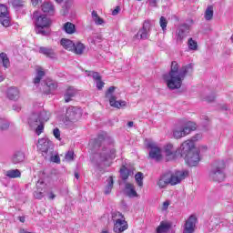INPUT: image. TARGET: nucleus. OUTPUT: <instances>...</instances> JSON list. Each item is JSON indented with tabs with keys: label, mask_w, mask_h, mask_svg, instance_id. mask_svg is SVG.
Wrapping results in <instances>:
<instances>
[{
	"label": "nucleus",
	"mask_w": 233,
	"mask_h": 233,
	"mask_svg": "<svg viewBox=\"0 0 233 233\" xmlns=\"http://www.w3.org/2000/svg\"><path fill=\"white\" fill-rule=\"evenodd\" d=\"M92 18H93V21L96 23V25H103V23H105L103 18L99 17V15H97V12L96 11L92 12Z\"/></svg>",
	"instance_id": "36"
},
{
	"label": "nucleus",
	"mask_w": 233,
	"mask_h": 233,
	"mask_svg": "<svg viewBox=\"0 0 233 233\" xmlns=\"http://www.w3.org/2000/svg\"><path fill=\"white\" fill-rule=\"evenodd\" d=\"M216 99V95H212L211 96H207L206 100L208 101V103H212Z\"/></svg>",
	"instance_id": "53"
},
{
	"label": "nucleus",
	"mask_w": 233,
	"mask_h": 233,
	"mask_svg": "<svg viewBox=\"0 0 233 233\" xmlns=\"http://www.w3.org/2000/svg\"><path fill=\"white\" fill-rule=\"evenodd\" d=\"M192 72H194L192 64L181 67L177 62L173 61L169 72L163 75V79L169 90H179L187 76Z\"/></svg>",
	"instance_id": "1"
},
{
	"label": "nucleus",
	"mask_w": 233,
	"mask_h": 233,
	"mask_svg": "<svg viewBox=\"0 0 233 233\" xmlns=\"http://www.w3.org/2000/svg\"><path fill=\"white\" fill-rule=\"evenodd\" d=\"M119 10H120L119 6H116V7L113 10L112 15H117V14H119Z\"/></svg>",
	"instance_id": "55"
},
{
	"label": "nucleus",
	"mask_w": 233,
	"mask_h": 233,
	"mask_svg": "<svg viewBox=\"0 0 233 233\" xmlns=\"http://www.w3.org/2000/svg\"><path fill=\"white\" fill-rule=\"evenodd\" d=\"M212 17H214V6L208 5L205 12V19L206 21H212Z\"/></svg>",
	"instance_id": "34"
},
{
	"label": "nucleus",
	"mask_w": 233,
	"mask_h": 233,
	"mask_svg": "<svg viewBox=\"0 0 233 233\" xmlns=\"http://www.w3.org/2000/svg\"><path fill=\"white\" fill-rule=\"evenodd\" d=\"M41 79H43L41 76H36V77L34 79L35 85H39V83H41Z\"/></svg>",
	"instance_id": "54"
},
{
	"label": "nucleus",
	"mask_w": 233,
	"mask_h": 233,
	"mask_svg": "<svg viewBox=\"0 0 233 233\" xmlns=\"http://www.w3.org/2000/svg\"><path fill=\"white\" fill-rule=\"evenodd\" d=\"M167 176L169 177V185H179V183H181L183 179L188 177V171H176L175 173H167Z\"/></svg>",
	"instance_id": "11"
},
{
	"label": "nucleus",
	"mask_w": 233,
	"mask_h": 233,
	"mask_svg": "<svg viewBox=\"0 0 233 233\" xmlns=\"http://www.w3.org/2000/svg\"><path fill=\"white\" fill-rule=\"evenodd\" d=\"M0 61H1L4 68L10 67V59H8V56L5 53L0 54Z\"/></svg>",
	"instance_id": "33"
},
{
	"label": "nucleus",
	"mask_w": 233,
	"mask_h": 233,
	"mask_svg": "<svg viewBox=\"0 0 233 233\" xmlns=\"http://www.w3.org/2000/svg\"><path fill=\"white\" fill-rule=\"evenodd\" d=\"M26 157L25 156V153L23 151H16L12 157V164L13 165H19L21 163H25V159Z\"/></svg>",
	"instance_id": "21"
},
{
	"label": "nucleus",
	"mask_w": 233,
	"mask_h": 233,
	"mask_svg": "<svg viewBox=\"0 0 233 233\" xmlns=\"http://www.w3.org/2000/svg\"><path fill=\"white\" fill-rule=\"evenodd\" d=\"M39 185H43V182H37L36 187H39Z\"/></svg>",
	"instance_id": "62"
},
{
	"label": "nucleus",
	"mask_w": 233,
	"mask_h": 233,
	"mask_svg": "<svg viewBox=\"0 0 233 233\" xmlns=\"http://www.w3.org/2000/svg\"><path fill=\"white\" fill-rule=\"evenodd\" d=\"M225 168H227V164L224 160L215 161L209 170L208 177L210 181H215L216 183H221L225 181L227 175L225 174Z\"/></svg>",
	"instance_id": "4"
},
{
	"label": "nucleus",
	"mask_w": 233,
	"mask_h": 233,
	"mask_svg": "<svg viewBox=\"0 0 233 233\" xmlns=\"http://www.w3.org/2000/svg\"><path fill=\"white\" fill-rule=\"evenodd\" d=\"M20 221H21L22 223H25V218L21 217V218H20Z\"/></svg>",
	"instance_id": "61"
},
{
	"label": "nucleus",
	"mask_w": 233,
	"mask_h": 233,
	"mask_svg": "<svg viewBox=\"0 0 233 233\" xmlns=\"http://www.w3.org/2000/svg\"><path fill=\"white\" fill-rule=\"evenodd\" d=\"M120 176L123 181H127V179H128V170L120 169Z\"/></svg>",
	"instance_id": "45"
},
{
	"label": "nucleus",
	"mask_w": 233,
	"mask_h": 233,
	"mask_svg": "<svg viewBox=\"0 0 233 233\" xmlns=\"http://www.w3.org/2000/svg\"><path fill=\"white\" fill-rule=\"evenodd\" d=\"M198 223V218L196 216L191 215L184 225L183 233H194L196 232V224Z\"/></svg>",
	"instance_id": "16"
},
{
	"label": "nucleus",
	"mask_w": 233,
	"mask_h": 233,
	"mask_svg": "<svg viewBox=\"0 0 233 233\" xmlns=\"http://www.w3.org/2000/svg\"><path fill=\"white\" fill-rule=\"evenodd\" d=\"M81 110L77 107H68L66 112V116L63 118V123H65L67 127L70 125H74V123H77L79 119H81Z\"/></svg>",
	"instance_id": "8"
},
{
	"label": "nucleus",
	"mask_w": 233,
	"mask_h": 233,
	"mask_svg": "<svg viewBox=\"0 0 233 233\" xmlns=\"http://www.w3.org/2000/svg\"><path fill=\"white\" fill-rule=\"evenodd\" d=\"M53 134H54V136H55V137L56 138V139H59V140H61V131H59V128H55L54 130H53Z\"/></svg>",
	"instance_id": "48"
},
{
	"label": "nucleus",
	"mask_w": 233,
	"mask_h": 233,
	"mask_svg": "<svg viewBox=\"0 0 233 233\" xmlns=\"http://www.w3.org/2000/svg\"><path fill=\"white\" fill-rule=\"evenodd\" d=\"M75 177H76V179H79V174H78V173H75Z\"/></svg>",
	"instance_id": "60"
},
{
	"label": "nucleus",
	"mask_w": 233,
	"mask_h": 233,
	"mask_svg": "<svg viewBox=\"0 0 233 233\" xmlns=\"http://www.w3.org/2000/svg\"><path fill=\"white\" fill-rule=\"evenodd\" d=\"M98 141L102 142L101 149L93 157L94 163H105L108 159L116 157V148H114V138L105 135L98 136Z\"/></svg>",
	"instance_id": "2"
},
{
	"label": "nucleus",
	"mask_w": 233,
	"mask_h": 233,
	"mask_svg": "<svg viewBox=\"0 0 233 233\" xmlns=\"http://www.w3.org/2000/svg\"><path fill=\"white\" fill-rule=\"evenodd\" d=\"M48 198L49 199H56V196L54 193H50Z\"/></svg>",
	"instance_id": "58"
},
{
	"label": "nucleus",
	"mask_w": 233,
	"mask_h": 233,
	"mask_svg": "<svg viewBox=\"0 0 233 233\" xmlns=\"http://www.w3.org/2000/svg\"><path fill=\"white\" fill-rule=\"evenodd\" d=\"M6 177L10 179H15L17 177H21V170L19 169H10L5 172Z\"/></svg>",
	"instance_id": "31"
},
{
	"label": "nucleus",
	"mask_w": 233,
	"mask_h": 233,
	"mask_svg": "<svg viewBox=\"0 0 233 233\" xmlns=\"http://www.w3.org/2000/svg\"><path fill=\"white\" fill-rule=\"evenodd\" d=\"M112 221L114 223L113 232L123 233L125 230L128 229V222L125 220V216L121 214V212H113Z\"/></svg>",
	"instance_id": "6"
},
{
	"label": "nucleus",
	"mask_w": 233,
	"mask_h": 233,
	"mask_svg": "<svg viewBox=\"0 0 233 233\" xmlns=\"http://www.w3.org/2000/svg\"><path fill=\"white\" fill-rule=\"evenodd\" d=\"M41 0H31V3H32V5H33V6H37L38 5H39V2H40Z\"/></svg>",
	"instance_id": "57"
},
{
	"label": "nucleus",
	"mask_w": 233,
	"mask_h": 233,
	"mask_svg": "<svg viewBox=\"0 0 233 233\" xmlns=\"http://www.w3.org/2000/svg\"><path fill=\"white\" fill-rule=\"evenodd\" d=\"M208 149V147L207 146H200L198 147V150H200V152H207Z\"/></svg>",
	"instance_id": "56"
},
{
	"label": "nucleus",
	"mask_w": 233,
	"mask_h": 233,
	"mask_svg": "<svg viewBox=\"0 0 233 233\" xmlns=\"http://www.w3.org/2000/svg\"><path fill=\"white\" fill-rule=\"evenodd\" d=\"M168 230H170V223L168 222H161L157 228V233H167Z\"/></svg>",
	"instance_id": "32"
},
{
	"label": "nucleus",
	"mask_w": 233,
	"mask_h": 233,
	"mask_svg": "<svg viewBox=\"0 0 233 233\" xmlns=\"http://www.w3.org/2000/svg\"><path fill=\"white\" fill-rule=\"evenodd\" d=\"M159 25L163 32H167V25H168V20L165 16H161L159 19Z\"/></svg>",
	"instance_id": "37"
},
{
	"label": "nucleus",
	"mask_w": 233,
	"mask_h": 233,
	"mask_svg": "<svg viewBox=\"0 0 233 233\" xmlns=\"http://www.w3.org/2000/svg\"><path fill=\"white\" fill-rule=\"evenodd\" d=\"M170 206V202L165 201L162 205V210H167L168 207Z\"/></svg>",
	"instance_id": "52"
},
{
	"label": "nucleus",
	"mask_w": 233,
	"mask_h": 233,
	"mask_svg": "<svg viewBox=\"0 0 233 233\" xmlns=\"http://www.w3.org/2000/svg\"><path fill=\"white\" fill-rule=\"evenodd\" d=\"M50 119V113L46 111L33 112L28 118V125L33 130H35L37 136L43 134L45 130V123Z\"/></svg>",
	"instance_id": "3"
},
{
	"label": "nucleus",
	"mask_w": 233,
	"mask_h": 233,
	"mask_svg": "<svg viewBox=\"0 0 233 233\" xmlns=\"http://www.w3.org/2000/svg\"><path fill=\"white\" fill-rule=\"evenodd\" d=\"M184 159L189 167H196L198 165L199 161H201V158L199 157V152H198L196 149L186 155Z\"/></svg>",
	"instance_id": "14"
},
{
	"label": "nucleus",
	"mask_w": 233,
	"mask_h": 233,
	"mask_svg": "<svg viewBox=\"0 0 233 233\" xmlns=\"http://www.w3.org/2000/svg\"><path fill=\"white\" fill-rule=\"evenodd\" d=\"M173 137H175V139H181V137H185V135H183V129H175L173 131Z\"/></svg>",
	"instance_id": "38"
},
{
	"label": "nucleus",
	"mask_w": 233,
	"mask_h": 233,
	"mask_svg": "<svg viewBox=\"0 0 233 233\" xmlns=\"http://www.w3.org/2000/svg\"><path fill=\"white\" fill-rule=\"evenodd\" d=\"M47 157H49L53 163H60V161H61L59 159V156H57V155L54 156V152H52L51 156H48Z\"/></svg>",
	"instance_id": "46"
},
{
	"label": "nucleus",
	"mask_w": 233,
	"mask_h": 233,
	"mask_svg": "<svg viewBox=\"0 0 233 233\" xmlns=\"http://www.w3.org/2000/svg\"><path fill=\"white\" fill-rule=\"evenodd\" d=\"M127 127H129V128H132V127H134V122L133 121H129L127 123Z\"/></svg>",
	"instance_id": "59"
},
{
	"label": "nucleus",
	"mask_w": 233,
	"mask_h": 233,
	"mask_svg": "<svg viewBox=\"0 0 233 233\" xmlns=\"http://www.w3.org/2000/svg\"><path fill=\"white\" fill-rule=\"evenodd\" d=\"M0 23L5 26V28H8V26H10V16H8V7H6V5L3 4L0 5Z\"/></svg>",
	"instance_id": "15"
},
{
	"label": "nucleus",
	"mask_w": 233,
	"mask_h": 233,
	"mask_svg": "<svg viewBox=\"0 0 233 233\" xmlns=\"http://www.w3.org/2000/svg\"><path fill=\"white\" fill-rule=\"evenodd\" d=\"M180 154L182 157H185L188 154L196 150V145L189 139L184 141L180 146Z\"/></svg>",
	"instance_id": "13"
},
{
	"label": "nucleus",
	"mask_w": 233,
	"mask_h": 233,
	"mask_svg": "<svg viewBox=\"0 0 233 233\" xmlns=\"http://www.w3.org/2000/svg\"><path fill=\"white\" fill-rule=\"evenodd\" d=\"M38 52L39 54H43V56H46V57H49L51 59L56 57V52L50 47L40 46Z\"/></svg>",
	"instance_id": "22"
},
{
	"label": "nucleus",
	"mask_w": 233,
	"mask_h": 233,
	"mask_svg": "<svg viewBox=\"0 0 233 233\" xmlns=\"http://www.w3.org/2000/svg\"><path fill=\"white\" fill-rule=\"evenodd\" d=\"M34 196H35V198H36V199H41L44 195H43V192L37 190L35 192Z\"/></svg>",
	"instance_id": "49"
},
{
	"label": "nucleus",
	"mask_w": 233,
	"mask_h": 233,
	"mask_svg": "<svg viewBox=\"0 0 233 233\" xmlns=\"http://www.w3.org/2000/svg\"><path fill=\"white\" fill-rule=\"evenodd\" d=\"M125 194L127 198H138L137 191H136V186L131 183H126Z\"/></svg>",
	"instance_id": "20"
},
{
	"label": "nucleus",
	"mask_w": 233,
	"mask_h": 233,
	"mask_svg": "<svg viewBox=\"0 0 233 233\" xmlns=\"http://www.w3.org/2000/svg\"><path fill=\"white\" fill-rule=\"evenodd\" d=\"M225 110H227V106H224Z\"/></svg>",
	"instance_id": "64"
},
{
	"label": "nucleus",
	"mask_w": 233,
	"mask_h": 233,
	"mask_svg": "<svg viewBox=\"0 0 233 233\" xmlns=\"http://www.w3.org/2000/svg\"><path fill=\"white\" fill-rule=\"evenodd\" d=\"M201 139H203V135L201 134H196L195 136H193L190 139H188L189 141H191V143H193V145H195L196 142L198 141H201Z\"/></svg>",
	"instance_id": "44"
},
{
	"label": "nucleus",
	"mask_w": 233,
	"mask_h": 233,
	"mask_svg": "<svg viewBox=\"0 0 233 233\" xmlns=\"http://www.w3.org/2000/svg\"><path fill=\"white\" fill-rule=\"evenodd\" d=\"M7 97L11 101H17L19 98V89L17 87H10L7 90Z\"/></svg>",
	"instance_id": "25"
},
{
	"label": "nucleus",
	"mask_w": 233,
	"mask_h": 233,
	"mask_svg": "<svg viewBox=\"0 0 233 233\" xmlns=\"http://www.w3.org/2000/svg\"><path fill=\"white\" fill-rule=\"evenodd\" d=\"M143 173L138 172L135 175V179L138 187H143Z\"/></svg>",
	"instance_id": "41"
},
{
	"label": "nucleus",
	"mask_w": 233,
	"mask_h": 233,
	"mask_svg": "<svg viewBox=\"0 0 233 233\" xmlns=\"http://www.w3.org/2000/svg\"><path fill=\"white\" fill-rule=\"evenodd\" d=\"M56 3H63V0H56Z\"/></svg>",
	"instance_id": "63"
},
{
	"label": "nucleus",
	"mask_w": 233,
	"mask_h": 233,
	"mask_svg": "<svg viewBox=\"0 0 233 233\" xmlns=\"http://www.w3.org/2000/svg\"><path fill=\"white\" fill-rule=\"evenodd\" d=\"M62 30H64V32H66V34H76V25L70 23V22H66V24H64Z\"/></svg>",
	"instance_id": "29"
},
{
	"label": "nucleus",
	"mask_w": 233,
	"mask_h": 233,
	"mask_svg": "<svg viewBox=\"0 0 233 233\" xmlns=\"http://www.w3.org/2000/svg\"><path fill=\"white\" fill-rule=\"evenodd\" d=\"M187 46L189 50H198V42L196 40L189 38L187 42Z\"/></svg>",
	"instance_id": "39"
},
{
	"label": "nucleus",
	"mask_w": 233,
	"mask_h": 233,
	"mask_svg": "<svg viewBox=\"0 0 233 233\" xmlns=\"http://www.w3.org/2000/svg\"><path fill=\"white\" fill-rule=\"evenodd\" d=\"M150 28H152V25L150 21H145L142 28L135 35V39H148V34L150 33Z\"/></svg>",
	"instance_id": "12"
},
{
	"label": "nucleus",
	"mask_w": 233,
	"mask_h": 233,
	"mask_svg": "<svg viewBox=\"0 0 233 233\" xmlns=\"http://www.w3.org/2000/svg\"><path fill=\"white\" fill-rule=\"evenodd\" d=\"M147 148H150L149 151V157L154 159L155 161H162L163 160V154H161V148L157 147L154 141L149 140L147 142Z\"/></svg>",
	"instance_id": "10"
},
{
	"label": "nucleus",
	"mask_w": 233,
	"mask_h": 233,
	"mask_svg": "<svg viewBox=\"0 0 233 233\" xmlns=\"http://www.w3.org/2000/svg\"><path fill=\"white\" fill-rule=\"evenodd\" d=\"M198 128V126L194 122H188L184 127H182V132L184 137L188 136L191 132H194Z\"/></svg>",
	"instance_id": "27"
},
{
	"label": "nucleus",
	"mask_w": 233,
	"mask_h": 233,
	"mask_svg": "<svg viewBox=\"0 0 233 233\" xmlns=\"http://www.w3.org/2000/svg\"><path fill=\"white\" fill-rule=\"evenodd\" d=\"M37 149L46 159H48V156H52V152H54L52 142L48 138H40L37 143Z\"/></svg>",
	"instance_id": "9"
},
{
	"label": "nucleus",
	"mask_w": 233,
	"mask_h": 233,
	"mask_svg": "<svg viewBox=\"0 0 233 233\" xmlns=\"http://www.w3.org/2000/svg\"><path fill=\"white\" fill-rule=\"evenodd\" d=\"M46 85L47 88H50L51 90H56V88H57V83L54 80H46Z\"/></svg>",
	"instance_id": "43"
},
{
	"label": "nucleus",
	"mask_w": 233,
	"mask_h": 233,
	"mask_svg": "<svg viewBox=\"0 0 233 233\" xmlns=\"http://www.w3.org/2000/svg\"><path fill=\"white\" fill-rule=\"evenodd\" d=\"M41 10L44 14H49V15L56 14V6H54L52 2H44L41 5Z\"/></svg>",
	"instance_id": "19"
},
{
	"label": "nucleus",
	"mask_w": 233,
	"mask_h": 233,
	"mask_svg": "<svg viewBox=\"0 0 233 233\" xmlns=\"http://www.w3.org/2000/svg\"><path fill=\"white\" fill-rule=\"evenodd\" d=\"M44 76H45V71H43V68H38V69H37V75H36V76L43 78Z\"/></svg>",
	"instance_id": "50"
},
{
	"label": "nucleus",
	"mask_w": 233,
	"mask_h": 233,
	"mask_svg": "<svg viewBox=\"0 0 233 233\" xmlns=\"http://www.w3.org/2000/svg\"><path fill=\"white\" fill-rule=\"evenodd\" d=\"M189 30H190V26H188V25L185 24L181 25L177 31V40L183 41V39L187 37V34H188Z\"/></svg>",
	"instance_id": "18"
},
{
	"label": "nucleus",
	"mask_w": 233,
	"mask_h": 233,
	"mask_svg": "<svg viewBox=\"0 0 233 233\" xmlns=\"http://www.w3.org/2000/svg\"><path fill=\"white\" fill-rule=\"evenodd\" d=\"M149 3V6L156 7L157 6V0H147Z\"/></svg>",
	"instance_id": "51"
},
{
	"label": "nucleus",
	"mask_w": 233,
	"mask_h": 233,
	"mask_svg": "<svg viewBox=\"0 0 233 233\" xmlns=\"http://www.w3.org/2000/svg\"><path fill=\"white\" fill-rule=\"evenodd\" d=\"M9 5H12L14 8H19V6H23V1L21 0H7Z\"/></svg>",
	"instance_id": "42"
},
{
	"label": "nucleus",
	"mask_w": 233,
	"mask_h": 233,
	"mask_svg": "<svg viewBox=\"0 0 233 233\" xmlns=\"http://www.w3.org/2000/svg\"><path fill=\"white\" fill-rule=\"evenodd\" d=\"M86 72H87L88 76H92L94 81H96L97 90H103V88H105V82H103L101 75H99L98 72H95V71H86Z\"/></svg>",
	"instance_id": "17"
},
{
	"label": "nucleus",
	"mask_w": 233,
	"mask_h": 233,
	"mask_svg": "<svg viewBox=\"0 0 233 233\" xmlns=\"http://www.w3.org/2000/svg\"><path fill=\"white\" fill-rule=\"evenodd\" d=\"M10 123L5 119L0 118V130H8Z\"/></svg>",
	"instance_id": "40"
},
{
	"label": "nucleus",
	"mask_w": 233,
	"mask_h": 233,
	"mask_svg": "<svg viewBox=\"0 0 233 233\" xmlns=\"http://www.w3.org/2000/svg\"><path fill=\"white\" fill-rule=\"evenodd\" d=\"M60 45L65 48V50H68V52L74 51L75 44L72 40L68 38H62L60 41Z\"/></svg>",
	"instance_id": "23"
},
{
	"label": "nucleus",
	"mask_w": 233,
	"mask_h": 233,
	"mask_svg": "<svg viewBox=\"0 0 233 233\" xmlns=\"http://www.w3.org/2000/svg\"><path fill=\"white\" fill-rule=\"evenodd\" d=\"M66 161H74V151H68L65 157Z\"/></svg>",
	"instance_id": "47"
},
{
	"label": "nucleus",
	"mask_w": 233,
	"mask_h": 233,
	"mask_svg": "<svg viewBox=\"0 0 233 233\" xmlns=\"http://www.w3.org/2000/svg\"><path fill=\"white\" fill-rule=\"evenodd\" d=\"M116 86H110L106 91L105 97L108 99L110 106L113 108H123V106H127V101L125 100H117V96H116Z\"/></svg>",
	"instance_id": "7"
},
{
	"label": "nucleus",
	"mask_w": 233,
	"mask_h": 233,
	"mask_svg": "<svg viewBox=\"0 0 233 233\" xmlns=\"http://www.w3.org/2000/svg\"><path fill=\"white\" fill-rule=\"evenodd\" d=\"M113 188H114V177H108V178L106 180L104 194H106V196H108V194L112 192Z\"/></svg>",
	"instance_id": "28"
},
{
	"label": "nucleus",
	"mask_w": 233,
	"mask_h": 233,
	"mask_svg": "<svg viewBox=\"0 0 233 233\" xmlns=\"http://www.w3.org/2000/svg\"><path fill=\"white\" fill-rule=\"evenodd\" d=\"M85 45L81 42H78L75 44V47L72 52L76 54V56H83V54H85Z\"/></svg>",
	"instance_id": "30"
},
{
	"label": "nucleus",
	"mask_w": 233,
	"mask_h": 233,
	"mask_svg": "<svg viewBox=\"0 0 233 233\" xmlns=\"http://www.w3.org/2000/svg\"><path fill=\"white\" fill-rule=\"evenodd\" d=\"M168 177H168L167 173L161 176L157 182V187H159V188H166V187L167 185H170V180Z\"/></svg>",
	"instance_id": "26"
},
{
	"label": "nucleus",
	"mask_w": 233,
	"mask_h": 233,
	"mask_svg": "<svg viewBox=\"0 0 233 233\" xmlns=\"http://www.w3.org/2000/svg\"><path fill=\"white\" fill-rule=\"evenodd\" d=\"M33 17L35 19V34H39L40 35H48V34H50L52 20L45 15L37 16V13H34Z\"/></svg>",
	"instance_id": "5"
},
{
	"label": "nucleus",
	"mask_w": 233,
	"mask_h": 233,
	"mask_svg": "<svg viewBox=\"0 0 233 233\" xmlns=\"http://www.w3.org/2000/svg\"><path fill=\"white\" fill-rule=\"evenodd\" d=\"M77 94V90L74 87H68L64 95L65 102L70 103L72 101V97H76V95Z\"/></svg>",
	"instance_id": "24"
},
{
	"label": "nucleus",
	"mask_w": 233,
	"mask_h": 233,
	"mask_svg": "<svg viewBox=\"0 0 233 233\" xmlns=\"http://www.w3.org/2000/svg\"><path fill=\"white\" fill-rule=\"evenodd\" d=\"M165 154H166V156H176V154H177V150H176V148H174V145L167 144L165 147Z\"/></svg>",
	"instance_id": "35"
}]
</instances>
